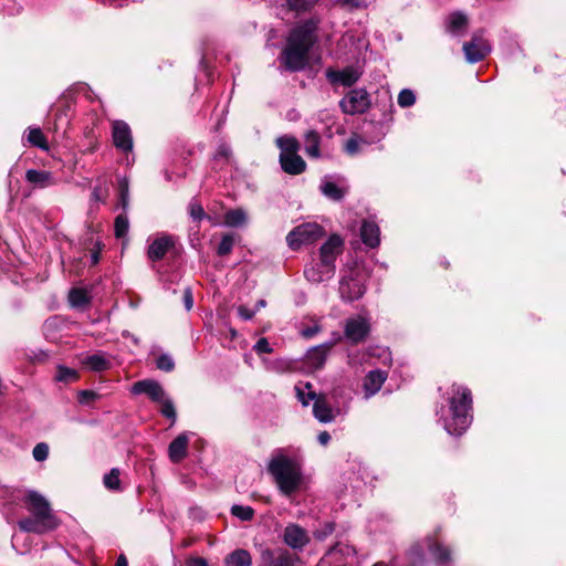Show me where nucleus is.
Masks as SVG:
<instances>
[{"mask_svg": "<svg viewBox=\"0 0 566 566\" xmlns=\"http://www.w3.org/2000/svg\"><path fill=\"white\" fill-rule=\"evenodd\" d=\"M319 21L308 19L291 29L280 62L285 70L297 72L305 69L311 49L316 42Z\"/></svg>", "mask_w": 566, "mask_h": 566, "instance_id": "1", "label": "nucleus"}, {"mask_svg": "<svg viewBox=\"0 0 566 566\" xmlns=\"http://www.w3.org/2000/svg\"><path fill=\"white\" fill-rule=\"evenodd\" d=\"M471 390L465 386L453 384L448 392V406H442L437 415L449 434L461 436L471 424Z\"/></svg>", "mask_w": 566, "mask_h": 566, "instance_id": "2", "label": "nucleus"}, {"mask_svg": "<svg viewBox=\"0 0 566 566\" xmlns=\"http://www.w3.org/2000/svg\"><path fill=\"white\" fill-rule=\"evenodd\" d=\"M268 472L280 490L287 494L296 491L302 482L301 467L296 459L286 454L285 449H275L272 452Z\"/></svg>", "mask_w": 566, "mask_h": 566, "instance_id": "3", "label": "nucleus"}, {"mask_svg": "<svg viewBox=\"0 0 566 566\" xmlns=\"http://www.w3.org/2000/svg\"><path fill=\"white\" fill-rule=\"evenodd\" d=\"M24 506L31 517L20 520L19 527L25 532L43 534L55 530L60 525L59 518L53 514L45 497H23Z\"/></svg>", "mask_w": 566, "mask_h": 566, "instance_id": "4", "label": "nucleus"}, {"mask_svg": "<svg viewBox=\"0 0 566 566\" xmlns=\"http://www.w3.org/2000/svg\"><path fill=\"white\" fill-rule=\"evenodd\" d=\"M276 146L280 148V165L284 172L289 175H300L305 171L306 163L298 155V140L289 135L276 138Z\"/></svg>", "mask_w": 566, "mask_h": 566, "instance_id": "5", "label": "nucleus"}, {"mask_svg": "<svg viewBox=\"0 0 566 566\" xmlns=\"http://www.w3.org/2000/svg\"><path fill=\"white\" fill-rule=\"evenodd\" d=\"M324 235V229L315 222H306L295 227L286 235V243L293 251L302 245H308Z\"/></svg>", "mask_w": 566, "mask_h": 566, "instance_id": "6", "label": "nucleus"}, {"mask_svg": "<svg viewBox=\"0 0 566 566\" xmlns=\"http://www.w3.org/2000/svg\"><path fill=\"white\" fill-rule=\"evenodd\" d=\"M339 295L344 302L359 300L366 291L360 273L356 269H348L339 281Z\"/></svg>", "mask_w": 566, "mask_h": 566, "instance_id": "7", "label": "nucleus"}, {"mask_svg": "<svg viewBox=\"0 0 566 566\" xmlns=\"http://www.w3.org/2000/svg\"><path fill=\"white\" fill-rule=\"evenodd\" d=\"M342 111L346 114H363L370 106V97L366 90H350L339 102Z\"/></svg>", "mask_w": 566, "mask_h": 566, "instance_id": "8", "label": "nucleus"}, {"mask_svg": "<svg viewBox=\"0 0 566 566\" xmlns=\"http://www.w3.org/2000/svg\"><path fill=\"white\" fill-rule=\"evenodd\" d=\"M462 49L469 63L480 62L491 52V45L481 30L474 32L471 40L464 42Z\"/></svg>", "mask_w": 566, "mask_h": 566, "instance_id": "9", "label": "nucleus"}, {"mask_svg": "<svg viewBox=\"0 0 566 566\" xmlns=\"http://www.w3.org/2000/svg\"><path fill=\"white\" fill-rule=\"evenodd\" d=\"M370 332V323L369 319L357 315L354 317H349L345 322L344 326V335L348 342L352 344H358L364 342Z\"/></svg>", "mask_w": 566, "mask_h": 566, "instance_id": "10", "label": "nucleus"}, {"mask_svg": "<svg viewBox=\"0 0 566 566\" xmlns=\"http://www.w3.org/2000/svg\"><path fill=\"white\" fill-rule=\"evenodd\" d=\"M147 242V258L153 262L163 260L167 252L175 247V239L169 234L150 237Z\"/></svg>", "mask_w": 566, "mask_h": 566, "instance_id": "11", "label": "nucleus"}, {"mask_svg": "<svg viewBox=\"0 0 566 566\" xmlns=\"http://www.w3.org/2000/svg\"><path fill=\"white\" fill-rule=\"evenodd\" d=\"M112 138L114 146L123 153L133 150V135L129 125L124 120L112 123Z\"/></svg>", "mask_w": 566, "mask_h": 566, "instance_id": "12", "label": "nucleus"}, {"mask_svg": "<svg viewBox=\"0 0 566 566\" xmlns=\"http://www.w3.org/2000/svg\"><path fill=\"white\" fill-rule=\"evenodd\" d=\"M344 240L338 234H332L327 241L319 248L318 259L324 264L334 268L336 271V259L342 254Z\"/></svg>", "mask_w": 566, "mask_h": 566, "instance_id": "13", "label": "nucleus"}, {"mask_svg": "<svg viewBox=\"0 0 566 566\" xmlns=\"http://www.w3.org/2000/svg\"><path fill=\"white\" fill-rule=\"evenodd\" d=\"M334 275V268L324 264L323 262H321L319 259L317 261L313 260L304 269L305 279L313 284H319L325 281H328Z\"/></svg>", "mask_w": 566, "mask_h": 566, "instance_id": "14", "label": "nucleus"}, {"mask_svg": "<svg viewBox=\"0 0 566 566\" xmlns=\"http://www.w3.org/2000/svg\"><path fill=\"white\" fill-rule=\"evenodd\" d=\"M283 542L295 551H302L310 543V536L300 525L289 524L283 532Z\"/></svg>", "mask_w": 566, "mask_h": 566, "instance_id": "15", "label": "nucleus"}, {"mask_svg": "<svg viewBox=\"0 0 566 566\" xmlns=\"http://www.w3.org/2000/svg\"><path fill=\"white\" fill-rule=\"evenodd\" d=\"M132 392L134 395H147L151 401L157 403L167 396L163 386L153 379L136 381L132 387Z\"/></svg>", "mask_w": 566, "mask_h": 566, "instance_id": "16", "label": "nucleus"}, {"mask_svg": "<svg viewBox=\"0 0 566 566\" xmlns=\"http://www.w3.org/2000/svg\"><path fill=\"white\" fill-rule=\"evenodd\" d=\"M332 346L333 344L325 343L308 349L304 357V365L310 370L321 369L326 361L328 352L332 348Z\"/></svg>", "mask_w": 566, "mask_h": 566, "instance_id": "17", "label": "nucleus"}, {"mask_svg": "<svg viewBox=\"0 0 566 566\" xmlns=\"http://www.w3.org/2000/svg\"><path fill=\"white\" fill-rule=\"evenodd\" d=\"M191 434V432H182L170 442L168 455L171 462L179 463L186 458Z\"/></svg>", "mask_w": 566, "mask_h": 566, "instance_id": "18", "label": "nucleus"}, {"mask_svg": "<svg viewBox=\"0 0 566 566\" xmlns=\"http://www.w3.org/2000/svg\"><path fill=\"white\" fill-rule=\"evenodd\" d=\"M446 31L452 36H463L469 28V19L461 11L451 12L446 19Z\"/></svg>", "mask_w": 566, "mask_h": 566, "instance_id": "19", "label": "nucleus"}, {"mask_svg": "<svg viewBox=\"0 0 566 566\" xmlns=\"http://www.w3.org/2000/svg\"><path fill=\"white\" fill-rule=\"evenodd\" d=\"M326 77L332 84L352 86L359 80L360 73L355 67L348 66L342 71L327 70Z\"/></svg>", "mask_w": 566, "mask_h": 566, "instance_id": "20", "label": "nucleus"}, {"mask_svg": "<svg viewBox=\"0 0 566 566\" xmlns=\"http://www.w3.org/2000/svg\"><path fill=\"white\" fill-rule=\"evenodd\" d=\"M387 377V373L380 369L369 371L366 375L363 385L365 398L369 399L375 394H377L386 381Z\"/></svg>", "mask_w": 566, "mask_h": 566, "instance_id": "21", "label": "nucleus"}, {"mask_svg": "<svg viewBox=\"0 0 566 566\" xmlns=\"http://www.w3.org/2000/svg\"><path fill=\"white\" fill-rule=\"evenodd\" d=\"M426 547L438 566H447L451 563V552L449 547L439 543L437 539L427 538Z\"/></svg>", "mask_w": 566, "mask_h": 566, "instance_id": "22", "label": "nucleus"}, {"mask_svg": "<svg viewBox=\"0 0 566 566\" xmlns=\"http://www.w3.org/2000/svg\"><path fill=\"white\" fill-rule=\"evenodd\" d=\"M25 180L38 188H48L57 184V179L51 171L28 169Z\"/></svg>", "mask_w": 566, "mask_h": 566, "instance_id": "23", "label": "nucleus"}, {"mask_svg": "<svg viewBox=\"0 0 566 566\" xmlns=\"http://www.w3.org/2000/svg\"><path fill=\"white\" fill-rule=\"evenodd\" d=\"M360 238L367 247H378L380 243V229L378 224L371 220H365L360 227Z\"/></svg>", "mask_w": 566, "mask_h": 566, "instance_id": "24", "label": "nucleus"}, {"mask_svg": "<svg viewBox=\"0 0 566 566\" xmlns=\"http://www.w3.org/2000/svg\"><path fill=\"white\" fill-rule=\"evenodd\" d=\"M82 364L92 371H104L109 369L112 366L107 355L102 352L86 355L82 358Z\"/></svg>", "mask_w": 566, "mask_h": 566, "instance_id": "25", "label": "nucleus"}, {"mask_svg": "<svg viewBox=\"0 0 566 566\" xmlns=\"http://www.w3.org/2000/svg\"><path fill=\"white\" fill-rule=\"evenodd\" d=\"M314 417L323 423L332 422L335 419V411L328 406V403L322 398L317 397L313 406Z\"/></svg>", "mask_w": 566, "mask_h": 566, "instance_id": "26", "label": "nucleus"}, {"mask_svg": "<svg viewBox=\"0 0 566 566\" xmlns=\"http://www.w3.org/2000/svg\"><path fill=\"white\" fill-rule=\"evenodd\" d=\"M319 189L322 193L334 201H339L346 193V188L338 186L336 182L324 178L321 182Z\"/></svg>", "mask_w": 566, "mask_h": 566, "instance_id": "27", "label": "nucleus"}, {"mask_svg": "<svg viewBox=\"0 0 566 566\" xmlns=\"http://www.w3.org/2000/svg\"><path fill=\"white\" fill-rule=\"evenodd\" d=\"M319 144L321 136L316 130L311 129L306 132L304 136V149L307 156L318 158L321 156Z\"/></svg>", "mask_w": 566, "mask_h": 566, "instance_id": "28", "label": "nucleus"}, {"mask_svg": "<svg viewBox=\"0 0 566 566\" xmlns=\"http://www.w3.org/2000/svg\"><path fill=\"white\" fill-rule=\"evenodd\" d=\"M295 392L298 401L303 406H308L311 400L315 401V399L318 397L313 390L311 382H298L295 385Z\"/></svg>", "mask_w": 566, "mask_h": 566, "instance_id": "29", "label": "nucleus"}, {"mask_svg": "<svg viewBox=\"0 0 566 566\" xmlns=\"http://www.w3.org/2000/svg\"><path fill=\"white\" fill-rule=\"evenodd\" d=\"M232 160V150L229 144L222 142L218 145L217 150L213 155V161L216 166L222 168L226 165H229Z\"/></svg>", "mask_w": 566, "mask_h": 566, "instance_id": "30", "label": "nucleus"}, {"mask_svg": "<svg viewBox=\"0 0 566 566\" xmlns=\"http://www.w3.org/2000/svg\"><path fill=\"white\" fill-rule=\"evenodd\" d=\"M227 562L232 566H251L252 558L248 551L237 549L229 555Z\"/></svg>", "mask_w": 566, "mask_h": 566, "instance_id": "31", "label": "nucleus"}, {"mask_svg": "<svg viewBox=\"0 0 566 566\" xmlns=\"http://www.w3.org/2000/svg\"><path fill=\"white\" fill-rule=\"evenodd\" d=\"M28 142L40 149L48 150L49 145L45 136L40 128H29L27 135Z\"/></svg>", "mask_w": 566, "mask_h": 566, "instance_id": "32", "label": "nucleus"}, {"mask_svg": "<svg viewBox=\"0 0 566 566\" xmlns=\"http://www.w3.org/2000/svg\"><path fill=\"white\" fill-rule=\"evenodd\" d=\"M247 222V213L242 209L229 210L224 214V223L229 227H240Z\"/></svg>", "mask_w": 566, "mask_h": 566, "instance_id": "33", "label": "nucleus"}, {"mask_svg": "<svg viewBox=\"0 0 566 566\" xmlns=\"http://www.w3.org/2000/svg\"><path fill=\"white\" fill-rule=\"evenodd\" d=\"M69 301L73 307H81L90 303V296L83 289H72L69 293Z\"/></svg>", "mask_w": 566, "mask_h": 566, "instance_id": "34", "label": "nucleus"}, {"mask_svg": "<svg viewBox=\"0 0 566 566\" xmlns=\"http://www.w3.org/2000/svg\"><path fill=\"white\" fill-rule=\"evenodd\" d=\"M298 557L286 549H281L273 560V566H296Z\"/></svg>", "mask_w": 566, "mask_h": 566, "instance_id": "35", "label": "nucleus"}, {"mask_svg": "<svg viewBox=\"0 0 566 566\" xmlns=\"http://www.w3.org/2000/svg\"><path fill=\"white\" fill-rule=\"evenodd\" d=\"M118 205L126 210L129 205V184L127 178L118 179Z\"/></svg>", "mask_w": 566, "mask_h": 566, "instance_id": "36", "label": "nucleus"}, {"mask_svg": "<svg viewBox=\"0 0 566 566\" xmlns=\"http://www.w3.org/2000/svg\"><path fill=\"white\" fill-rule=\"evenodd\" d=\"M103 482L107 490L112 492L120 491L119 470L112 469L108 473L104 475Z\"/></svg>", "mask_w": 566, "mask_h": 566, "instance_id": "37", "label": "nucleus"}, {"mask_svg": "<svg viewBox=\"0 0 566 566\" xmlns=\"http://www.w3.org/2000/svg\"><path fill=\"white\" fill-rule=\"evenodd\" d=\"M158 403H160V413L164 417L170 419L171 423L174 424L176 422V419H177V412H176V408H175L172 399L167 395Z\"/></svg>", "mask_w": 566, "mask_h": 566, "instance_id": "38", "label": "nucleus"}, {"mask_svg": "<svg viewBox=\"0 0 566 566\" xmlns=\"http://www.w3.org/2000/svg\"><path fill=\"white\" fill-rule=\"evenodd\" d=\"M318 0H286V6L296 13L310 11Z\"/></svg>", "mask_w": 566, "mask_h": 566, "instance_id": "39", "label": "nucleus"}, {"mask_svg": "<svg viewBox=\"0 0 566 566\" xmlns=\"http://www.w3.org/2000/svg\"><path fill=\"white\" fill-rule=\"evenodd\" d=\"M55 379L57 381H63V382H73L78 379V373L73 368H69L65 366H59L57 373L55 375Z\"/></svg>", "mask_w": 566, "mask_h": 566, "instance_id": "40", "label": "nucleus"}, {"mask_svg": "<svg viewBox=\"0 0 566 566\" xmlns=\"http://www.w3.org/2000/svg\"><path fill=\"white\" fill-rule=\"evenodd\" d=\"M129 228L128 218L126 214L120 213L116 217L114 223V231L116 238H123L127 234Z\"/></svg>", "mask_w": 566, "mask_h": 566, "instance_id": "41", "label": "nucleus"}, {"mask_svg": "<svg viewBox=\"0 0 566 566\" xmlns=\"http://www.w3.org/2000/svg\"><path fill=\"white\" fill-rule=\"evenodd\" d=\"M231 513L241 521H251L254 515V510L248 505H233Z\"/></svg>", "mask_w": 566, "mask_h": 566, "instance_id": "42", "label": "nucleus"}, {"mask_svg": "<svg viewBox=\"0 0 566 566\" xmlns=\"http://www.w3.org/2000/svg\"><path fill=\"white\" fill-rule=\"evenodd\" d=\"M366 144L365 139L358 135H353L345 143V151L348 155H356L360 150V145Z\"/></svg>", "mask_w": 566, "mask_h": 566, "instance_id": "43", "label": "nucleus"}, {"mask_svg": "<svg viewBox=\"0 0 566 566\" xmlns=\"http://www.w3.org/2000/svg\"><path fill=\"white\" fill-rule=\"evenodd\" d=\"M234 245V235L233 234H224L221 238V241L218 245L217 253L220 256L228 255Z\"/></svg>", "mask_w": 566, "mask_h": 566, "instance_id": "44", "label": "nucleus"}, {"mask_svg": "<svg viewBox=\"0 0 566 566\" xmlns=\"http://www.w3.org/2000/svg\"><path fill=\"white\" fill-rule=\"evenodd\" d=\"M397 102L400 107H403V108L410 107L416 103V95H415L413 91H411L409 88H403L398 94Z\"/></svg>", "mask_w": 566, "mask_h": 566, "instance_id": "45", "label": "nucleus"}, {"mask_svg": "<svg viewBox=\"0 0 566 566\" xmlns=\"http://www.w3.org/2000/svg\"><path fill=\"white\" fill-rule=\"evenodd\" d=\"M0 11L7 15L20 13L21 6L15 0H0Z\"/></svg>", "mask_w": 566, "mask_h": 566, "instance_id": "46", "label": "nucleus"}, {"mask_svg": "<svg viewBox=\"0 0 566 566\" xmlns=\"http://www.w3.org/2000/svg\"><path fill=\"white\" fill-rule=\"evenodd\" d=\"M409 558L412 562V566H421L424 562V551L419 544L413 545L409 551Z\"/></svg>", "mask_w": 566, "mask_h": 566, "instance_id": "47", "label": "nucleus"}, {"mask_svg": "<svg viewBox=\"0 0 566 566\" xmlns=\"http://www.w3.org/2000/svg\"><path fill=\"white\" fill-rule=\"evenodd\" d=\"M335 531V524L333 522H325L318 528L314 531V537L318 541L326 539Z\"/></svg>", "mask_w": 566, "mask_h": 566, "instance_id": "48", "label": "nucleus"}, {"mask_svg": "<svg viewBox=\"0 0 566 566\" xmlns=\"http://www.w3.org/2000/svg\"><path fill=\"white\" fill-rule=\"evenodd\" d=\"M156 366L158 369L168 373L175 368V361L170 355L161 354L156 360Z\"/></svg>", "mask_w": 566, "mask_h": 566, "instance_id": "49", "label": "nucleus"}, {"mask_svg": "<svg viewBox=\"0 0 566 566\" xmlns=\"http://www.w3.org/2000/svg\"><path fill=\"white\" fill-rule=\"evenodd\" d=\"M32 455L34 460L38 462L46 460L49 457V446L44 442L35 444V447L32 450Z\"/></svg>", "mask_w": 566, "mask_h": 566, "instance_id": "50", "label": "nucleus"}, {"mask_svg": "<svg viewBox=\"0 0 566 566\" xmlns=\"http://www.w3.org/2000/svg\"><path fill=\"white\" fill-rule=\"evenodd\" d=\"M189 214L196 221H200L206 217L202 206L193 200L189 203Z\"/></svg>", "mask_w": 566, "mask_h": 566, "instance_id": "51", "label": "nucleus"}, {"mask_svg": "<svg viewBox=\"0 0 566 566\" xmlns=\"http://www.w3.org/2000/svg\"><path fill=\"white\" fill-rule=\"evenodd\" d=\"M337 2L348 10L366 8L369 4L368 0H337Z\"/></svg>", "mask_w": 566, "mask_h": 566, "instance_id": "52", "label": "nucleus"}, {"mask_svg": "<svg viewBox=\"0 0 566 566\" xmlns=\"http://www.w3.org/2000/svg\"><path fill=\"white\" fill-rule=\"evenodd\" d=\"M253 349L258 354H268L272 352V347L266 338L262 337L260 338L253 346Z\"/></svg>", "mask_w": 566, "mask_h": 566, "instance_id": "53", "label": "nucleus"}, {"mask_svg": "<svg viewBox=\"0 0 566 566\" xmlns=\"http://www.w3.org/2000/svg\"><path fill=\"white\" fill-rule=\"evenodd\" d=\"M238 314L239 316L244 319V321H250L254 317V315L256 314V311L254 310H250L248 308L247 306L244 305H240L238 307Z\"/></svg>", "mask_w": 566, "mask_h": 566, "instance_id": "54", "label": "nucleus"}, {"mask_svg": "<svg viewBox=\"0 0 566 566\" xmlns=\"http://www.w3.org/2000/svg\"><path fill=\"white\" fill-rule=\"evenodd\" d=\"M319 332H321V326L317 324H314L313 326H308V327L301 329V335L304 338L308 339V338H312L313 336H315Z\"/></svg>", "mask_w": 566, "mask_h": 566, "instance_id": "55", "label": "nucleus"}, {"mask_svg": "<svg viewBox=\"0 0 566 566\" xmlns=\"http://www.w3.org/2000/svg\"><path fill=\"white\" fill-rule=\"evenodd\" d=\"M184 305L187 311H190L193 306L192 292L190 287H186L182 296Z\"/></svg>", "mask_w": 566, "mask_h": 566, "instance_id": "56", "label": "nucleus"}, {"mask_svg": "<svg viewBox=\"0 0 566 566\" xmlns=\"http://www.w3.org/2000/svg\"><path fill=\"white\" fill-rule=\"evenodd\" d=\"M97 397L96 392L92 390H82L78 392V401L81 403H87L88 401Z\"/></svg>", "mask_w": 566, "mask_h": 566, "instance_id": "57", "label": "nucleus"}, {"mask_svg": "<svg viewBox=\"0 0 566 566\" xmlns=\"http://www.w3.org/2000/svg\"><path fill=\"white\" fill-rule=\"evenodd\" d=\"M188 566H208V563L202 557H195L189 559Z\"/></svg>", "mask_w": 566, "mask_h": 566, "instance_id": "58", "label": "nucleus"}, {"mask_svg": "<svg viewBox=\"0 0 566 566\" xmlns=\"http://www.w3.org/2000/svg\"><path fill=\"white\" fill-rule=\"evenodd\" d=\"M331 440V434L327 432V431H322L318 436H317V441L322 444V446H326Z\"/></svg>", "mask_w": 566, "mask_h": 566, "instance_id": "59", "label": "nucleus"}, {"mask_svg": "<svg viewBox=\"0 0 566 566\" xmlns=\"http://www.w3.org/2000/svg\"><path fill=\"white\" fill-rule=\"evenodd\" d=\"M99 261V249L96 251H92L91 253V262L93 265L97 264Z\"/></svg>", "mask_w": 566, "mask_h": 566, "instance_id": "60", "label": "nucleus"}, {"mask_svg": "<svg viewBox=\"0 0 566 566\" xmlns=\"http://www.w3.org/2000/svg\"><path fill=\"white\" fill-rule=\"evenodd\" d=\"M336 552L343 553V548H342V546H340V544H339V543H337V544H335L334 546H332V547L328 549L327 555H332V554H334V553H336Z\"/></svg>", "mask_w": 566, "mask_h": 566, "instance_id": "61", "label": "nucleus"}, {"mask_svg": "<svg viewBox=\"0 0 566 566\" xmlns=\"http://www.w3.org/2000/svg\"><path fill=\"white\" fill-rule=\"evenodd\" d=\"M115 566H128V562L124 555H119V557L116 560Z\"/></svg>", "mask_w": 566, "mask_h": 566, "instance_id": "62", "label": "nucleus"}, {"mask_svg": "<svg viewBox=\"0 0 566 566\" xmlns=\"http://www.w3.org/2000/svg\"><path fill=\"white\" fill-rule=\"evenodd\" d=\"M266 305V302L264 300L258 301L254 311H259L260 308L264 307Z\"/></svg>", "mask_w": 566, "mask_h": 566, "instance_id": "63", "label": "nucleus"}, {"mask_svg": "<svg viewBox=\"0 0 566 566\" xmlns=\"http://www.w3.org/2000/svg\"><path fill=\"white\" fill-rule=\"evenodd\" d=\"M123 336H124V337H130V338H132V340H133L135 344H138V339H137L135 336L130 335L128 332H124V333H123Z\"/></svg>", "mask_w": 566, "mask_h": 566, "instance_id": "64", "label": "nucleus"}]
</instances>
